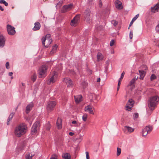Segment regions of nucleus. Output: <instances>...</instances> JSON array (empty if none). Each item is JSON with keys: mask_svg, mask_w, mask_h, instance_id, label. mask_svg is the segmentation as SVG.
<instances>
[{"mask_svg": "<svg viewBox=\"0 0 159 159\" xmlns=\"http://www.w3.org/2000/svg\"><path fill=\"white\" fill-rule=\"evenodd\" d=\"M80 14H77L76 15L75 17H74L73 19L75 20L76 21V23L78 22L80 18Z\"/></svg>", "mask_w": 159, "mask_h": 159, "instance_id": "c756f323", "label": "nucleus"}, {"mask_svg": "<svg viewBox=\"0 0 159 159\" xmlns=\"http://www.w3.org/2000/svg\"><path fill=\"white\" fill-rule=\"evenodd\" d=\"M6 67L7 69H9V63L8 62H7L6 64Z\"/></svg>", "mask_w": 159, "mask_h": 159, "instance_id": "a18cd8bd", "label": "nucleus"}, {"mask_svg": "<svg viewBox=\"0 0 159 159\" xmlns=\"http://www.w3.org/2000/svg\"><path fill=\"white\" fill-rule=\"evenodd\" d=\"M63 159H71L70 155L69 153H66L63 156Z\"/></svg>", "mask_w": 159, "mask_h": 159, "instance_id": "bb28decb", "label": "nucleus"}, {"mask_svg": "<svg viewBox=\"0 0 159 159\" xmlns=\"http://www.w3.org/2000/svg\"><path fill=\"white\" fill-rule=\"evenodd\" d=\"M34 26L33 28L34 31H37L39 30L41 27V25L39 22L37 21L34 23Z\"/></svg>", "mask_w": 159, "mask_h": 159, "instance_id": "dca6fc26", "label": "nucleus"}, {"mask_svg": "<svg viewBox=\"0 0 159 159\" xmlns=\"http://www.w3.org/2000/svg\"><path fill=\"white\" fill-rule=\"evenodd\" d=\"M39 129L37 128H36L33 125L31 130L32 134H34L35 133H36L37 130Z\"/></svg>", "mask_w": 159, "mask_h": 159, "instance_id": "393cba45", "label": "nucleus"}, {"mask_svg": "<svg viewBox=\"0 0 159 159\" xmlns=\"http://www.w3.org/2000/svg\"><path fill=\"white\" fill-rule=\"evenodd\" d=\"M125 74V72L124 71H123V72L121 74V76H120L121 79H123Z\"/></svg>", "mask_w": 159, "mask_h": 159, "instance_id": "8fccbe9b", "label": "nucleus"}, {"mask_svg": "<svg viewBox=\"0 0 159 159\" xmlns=\"http://www.w3.org/2000/svg\"><path fill=\"white\" fill-rule=\"evenodd\" d=\"M0 3L4 4L6 6H8V3L4 0H1Z\"/></svg>", "mask_w": 159, "mask_h": 159, "instance_id": "4c0bfd02", "label": "nucleus"}, {"mask_svg": "<svg viewBox=\"0 0 159 159\" xmlns=\"http://www.w3.org/2000/svg\"><path fill=\"white\" fill-rule=\"evenodd\" d=\"M69 134L70 136H73V135H74V133H73V132H70L69 133Z\"/></svg>", "mask_w": 159, "mask_h": 159, "instance_id": "3c124183", "label": "nucleus"}, {"mask_svg": "<svg viewBox=\"0 0 159 159\" xmlns=\"http://www.w3.org/2000/svg\"><path fill=\"white\" fill-rule=\"evenodd\" d=\"M139 72L140 73V79L143 80L144 77L145 75V71L144 70H139Z\"/></svg>", "mask_w": 159, "mask_h": 159, "instance_id": "412c9836", "label": "nucleus"}, {"mask_svg": "<svg viewBox=\"0 0 159 159\" xmlns=\"http://www.w3.org/2000/svg\"><path fill=\"white\" fill-rule=\"evenodd\" d=\"M34 104L33 102H31L26 106V114H28L30 112L34 107Z\"/></svg>", "mask_w": 159, "mask_h": 159, "instance_id": "ddd939ff", "label": "nucleus"}, {"mask_svg": "<svg viewBox=\"0 0 159 159\" xmlns=\"http://www.w3.org/2000/svg\"><path fill=\"white\" fill-rule=\"evenodd\" d=\"M132 107L131 106H130L127 104H126V106H125V109L126 110L128 111H129L131 110V108Z\"/></svg>", "mask_w": 159, "mask_h": 159, "instance_id": "2f4dec72", "label": "nucleus"}, {"mask_svg": "<svg viewBox=\"0 0 159 159\" xmlns=\"http://www.w3.org/2000/svg\"><path fill=\"white\" fill-rule=\"evenodd\" d=\"M121 152V149L120 148H117V156H119L120 155Z\"/></svg>", "mask_w": 159, "mask_h": 159, "instance_id": "c9c22d12", "label": "nucleus"}, {"mask_svg": "<svg viewBox=\"0 0 159 159\" xmlns=\"http://www.w3.org/2000/svg\"><path fill=\"white\" fill-rule=\"evenodd\" d=\"M0 10H1L2 11H3L4 10V9L2 8L1 6H0Z\"/></svg>", "mask_w": 159, "mask_h": 159, "instance_id": "5fc2aeb1", "label": "nucleus"}, {"mask_svg": "<svg viewBox=\"0 0 159 159\" xmlns=\"http://www.w3.org/2000/svg\"><path fill=\"white\" fill-rule=\"evenodd\" d=\"M13 73L12 72H9V75L10 76H12V75H13Z\"/></svg>", "mask_w": 159, "mask_h": 159, "instance_id": "864d4df0", "label": "nucleus"}, {"mask_svg": "<svg viewBox=\"0 0 159 159\" xmlns=\"http://www.w3.org/2000/svg\"><path fill=\"white\" fill-rule=\"evenodd\" d=\"M21 84H22V86L23 87V89H24L25 88V84L23 83H22Z\"/></svg>", "mask_w": 159, "mask_h": 159, "instance_id": "4d7b16f0", "label": "nucleus"}, {"mask_svg": "<svg viewBox=\"0 0 159 159\" xmlns=\"http://www.w3.org/2000/svg\"><path fill=\"white\" fill-rule=\"evenodd\" d=\"M57 156L56 154H53L51 156L50 159H57Z\"/></svg>", "mask_w": 159, "mask_h": 159, "instance_id": "ea45409f", "label": "nucleus"}, {"mask_svg": "<svg viewBox=\"0 0 159 159\" xmlns=\"http://www.w3.org/2000/svg\"><path fill=\"white\" fill-rule=\"evenodd\" d=\"M89 74H92V70H89Z\"/></svg>", "mask_w": 159, "mask_h": 159, "instance_id": "052dcab7", "label": "nucleus"}, {"mask_svg": "<svg viewBox=\"0 0 159 159\" xmlns=\"http://www.w3.org/2000/svg\"><path fill=\"white\" fill-rule=\"evenodd\" d=\"M56 102L55 101L49 102L48 103L47 109L48 112H51L53 109L56 105Z\"/></svg>", "mask_w": 159, "mask_h": 159, "instance_id": "39448f33", "label": "nucleus"}, {"mask_svg": "<svg viewBox=\"0 0 159 159\" xmlns=\"http://www.w3.org/2000/svg\"><path fill=\"white\" fill-rule=\"evenodd\" d=\"M51 125L50 124L49 122L46 124V129L47 130H49L51 128Z\"/></svg>", "mask_w": 159, "mask_h": 159, "instance_id": "473e14b6", "label": "nucleus"}, {"mask_svg": "<svg viewBox=\"0 0 159 159\" xmlns=\"http://www.w3.org/2000/svg\"><path fill=\"white\" fill-rule=\"evenodd\" d=\"M156 30L157 32H159V23L156 26Z\"/></svg>", "mask_w": 159, "mask_h": 159, "instance_id": "49530a36", "label": "nucleus"}, {"mask_svg": "<svg viewBox=\"0 0 159 159\" xmlns=\"http://www.w3.org/2000/svg\"><path fill=\"white\" fill-rule=\"evenodd\" d=\"M27 126L25 124H20L15 129L14 134L16 136L20 137L26 132Z\"/></svg>", "mask_w": 159, "mask_h": 159, "instance_id": "f257e3e1", "label": "nucleus"}, {"mask_svg": "<svg viewBox=\"0 0 159 159\" xmlns=\"http://www.w3.org/2000/svg\"><path fill=\"white\" fill-rule=\"evenodd\" d=\"M152 127L151 126H146L143 129L142 132V135L143 136H146L152 130Z\"/></svg>", "mask_w": 159, "mask_h": 159, "instance_id": "6e6552de", "label": "nucleus"}, {"mask_svg": "<svg viewBox=\"0 0 159 159\" xmlns=\"http://www.w3.org/2000/svg\"><path fill=\"white\" fill-rule=\"evenodd\" d=\"M33 156L32 155L30 156V154L26 155L25 158L26 159H32V158Z\"/></svg>", "mask_w": 159, "mask_h": 159, "instance_id": "e433bc0d", "label": "nucleus"}, {"mask_svg": "<svg viewBox=\"0 0 159 159\" xmlns=\"http://www.w3.org/2000/svg\"><path fill=\"white\" fill-rule=\"evenodd\" d=\"M15 114V113L14 112H12L9 115V117L7 120V125H9V122L11 120Z\"/></svg>", "mask_w": 159, "mask_h": 159, "instance_id": "4be33fe9", "label": "nucleus"}, {"mask_svg": "<svg viewBox=\"0 0 159 159\" xmlns=\"http://www.w3.org/2000/svg\"><path fill=\"white\" fill-rule=\"evenodd\" d=\"M157 77L154 74H152L151 75L150 77L151 81H152L153 80L157 79Z\"/></svg>", "mask_w": 159, "mask_h": 159, "instance_id": "72a5a7b5", "label": "nucleus"}, {"mask_svg": "<svg viewBox=\"0 0 159 159\" xmlns=\"http://www.w3.org/2000/svg\"><path fill=\"white\" fill-rule=\"evenodd\" d=\"M135 81L134 80L132 79L129 82V85L130 86L133 85L135 83Z\"/></svg>", "mask_w": 159, "mask_h": 159, "instance_id": "58836bf2", "label": "nucleus"}, {"mask_svg": "<svg viewBox=\"0 0 159 159\" xmlns=\"http://www.w3.org/2000/svg\"><path fill=\"white\" fill-rule=\"evenodd\" d=\"M115 7L118 9H122L123 8L122 3L119 0H116L115 2Z\"/></svg>", "mask_w": 159, "mask_h": 159, "instance_id": "4468645a", "label": "nucleus"}, {"mask_svg": "<svg viewBox=\"0 0 159 159\" xmlns=\"http://www.w3.org/2000/svg\"><path fill=\"white\" fill-rule=\"evenodd\" d=\"M115 43V40L113 39L112 40L110 43V45L111 46H113Z\"/></svg>", "mask_w": 159, "mask_h": 159, "instance_id": "37998d69", "label": "nucleus"}, {"mask_svg": "<svg viewBox=\"0 0 159 159\" xmlns=\"http://www.w3.org/2000/svg\"><path fill=\"white\" fill-rule=\"evenodd\" d=\"M133 117L134 118L136 119L139 117V114L137 113H135L133 115Z\"/></svg>", "mask_w": 159, "mask_h": 159, "instance_id": "c03bdc74", "label": "nucleus"}, {"mask_svg": "<svg viewBox=\"0 0 159 159\" xmlns=\"http://www.w3.org/2000/svg\"><path fill=\"white\" fill-rule=\"evenodd\" d=\"M37 78V76L35 74H34L31 77V79L33 82L35 81Z\"/></svg>", "mask_w": 159, "mask_h": 159, "instance_id": "7c9ffc66", "label": "nucleus"}, {"mask_svg": "<svg viewBox=\"0 0 159 159\" xmlns=\"http://www.w3.org/2000/svg\"><path fill=\"white\" fill-rule=\"evenodd\" d=\"M73 7V5L72 4L64 5L62 8L61 11L62 13H65L70 10Z\"/></svg>", "mask_w": 159, "mask_h": 159, "instance_id": "1a4fd4ad", "label": "nucleus"}, {"mask_svg": "<svg viewBox=\"0 0 159 159\" xmlns=\"http://www.w3.org/2000/svg\"><path fill=\"white\" fill-rule=\"evenodd\" d=\"M120 89V86H117V91H118Z\"/></svg>", "mask_w": 159, "mask_h": 159, "instance_id": "69168bd1", "label": "nucleus"}, {"mask_svg": "<svg viewBox=\"0 0 159 159\" xmlns=\"http://www.w3.org/2000/svg\"><path fill=\"white\" fill-rule=\"evenodd\" d=\"M97 61H99L103 59V56L101 53L98 52L97 55Z\"/></svg>", "mask_w": 159, "mask_h": 159, "instance_id": "c85d7f7f", "label": "nucleus"}, {"mask_svg": "<svg viewBox=\"0 0 159 159\" xmlns=\"http://www.w3.org/2000/svg\"><path fill=\"white\" fill-rule=\"evenodd\" d=\"M40 121L37 120L33 124V126L39 129L40 126Z\"/></svg>", "mask_w": 159, "mask_h": 159, "instance_id": "cd10ccee", "label": "nucleus"}, {"mask_svg": "<svg viewBox=\"0 0 159 159\" xmlns=\"http://www.w3.org/2000/svg\"><path fill=\"white\" fill-rule=\"evenodd\" d=\"M85 111H88L91 114L94 115V112L91 107H90V105H88L85 107L84 108Z\"/></svg>", "mask_w": 159, "mask_h": 159, "instance_id": "f3484780", "label": "nucleus"}, {"mask_svg": "<svg viewBox=\"0 0 159 159\" xmlns=\"http://www.w3.org/2000/svg\"><path fill=\"white\" fill-rule=\"evenodd\" d=\"M139 16V14H137L132 19V20L131 21L130 23V24L129 25V27H128V29H129V28L131 26V25H132L133 23L135 21L137 18Z\"/></svg>", "mask_w": 159, "mask_h": 159, "instance_id": "b1692460", "label": "nucleus"}, {"mask_svg": "<svg viewBox=\"0 0 159 159\" xmlns=\"http://www.w3.org/2000/svg\"><path fill=\"white\" fill-rule=\"evenodd\" d=\"M122 79H121L120 77V79L118 81H120V82H121Z\"/></svg>", "mask_w": 159, "mask_h": 159, "instance_id": "0e129e2a", "label": "nucleus"}, {"mask_svg": "<svg viewBox=\"0 0 159 159\" xmlns=\"http://www.w3.org/2000/svg\"><path fill=\"white\" fill-rule=\"evenodd\" d=\"M42 41L43 45L48 48L52 42L50 34H47L45 37H43L42 39Z\"/></svg>", "mask_w": 159, "mask_h": 159, "instance_id": "7ed1b4c3", "label": "nucleus"}, {"mask_svg": "<svg viewBox=\"0 0 159 159\" xmlns=\"http://www.w3.org/2000/svg\"><path fill=\"white\" fill-rule=\"evenodd\" d=\"M72 123L73 124H77V123L76 120H73L72 122Z\"/></svg>", "mask_w": 159, "mask_h": 159, "instance_id": "603ef678", "label": "nucleus"}, {"mask_svg": "<svg viewBox=\"0 0 159 159\" xmlns=\"http://www.w3.org/2000/svg\"><path fill=\"white\" fill-rule=\"evenodd\" d=\"M63 81L67 85V87H73V86L74 85L73 82H72L70 78H64Z\"/></svg>", "mask_w": 159, "mask_h": 159, "instance_id": "9b49d317", "label": "nucleus"}, {"mask_svg": "<svg viewBox=\"0 0 159 159\" xmlns=\"http://www.w3.org/2000/svg\"><path fill=\"white\" fill-rule=\"evenodd\" d=\"M12 77H11V79H12L13 78V77L11 76Z\"/></svg>", "mask_w": 159, "mask_h": 159, "instance_id": "774afa93", "label": "nucleus"}, {"mask_svg": "<svg viewBox=\"0 0 159 159\" xmlns=\"http://www.w3.org/2000/svg\"><path fill=\"white\" fill-rule=\"evenodd\" d=\"M100 78H98L97 79V82H99L100 81Z\"/></svg>", "mask_w": 159, "mask_h": 159, "instance_id": "6e6d98bb", "label": "nucleus"}, {"mask_svg": "<svg viewBox=\"0 0 159 159\" xmlns=\"http://www.w3.org/2000/svg\"><path fill=\"white\" fill-rule=\"evenodd\" d=\"M82 139V136L80 135L79 137L77 138V139Z\"/></svg>", "mask_w": 159, "mask_h": 159, "instance_id": "bf43d9fd", "label": "nucleus"}, {"mask_svg": "<svg viewBox=\"0 0 159 159\" xmlns=\"http://www.w3.org/2000/svg\"><path fill=\"white\" fill-rule=\"evenodd\" d=\"M87 118V114H84L82 116V119L84 121H86Z\"/></svg>", "mask_w": 159, "mask_h": 159, "instance_id": "f704fd0d", "label": "nucleus"}, {"mask_svg": "<svg viewBox=\"0 0 159 159\" xmlns=\"http://www.w3.org/2000/svg\"><path fill=\"white\" fill-rule=\"evenodd\" d=\"M86 159H89V152H86Z\"/></svg>", "mask_w": 159, "mask_h": 159, "instance_id": "09e8293b", "label": "nucleus"}, {"mask_svg": "<svg viewBox=\"0 0 159 159\" xmlns=\"http://www.w3.org/2000/svg\"><path fill=\"white\" fill-rule=\"evenodd\" d=\"M134 101L132 99H130L129 100L127 103V104H128V105H129L130 106H131L132 107H133L134 104Z\"/></svg>", "mask_w": 159, "mask_h": 159, "instance_id": "a878e982", "label": "nucleus"}, {"mask_svg": "<svg viewBox=\"0 0 159 159\" xmlns=\"http://www.w3.org/2000/svg\"><path fill=\"white\" fill-rule=\"evenodd\" d=\"M133 37V34L132 31H130L129 33V38L131 39H132Z\"/></svg>", "mask_w": 159, "mask_h": 159, "instance_id": "de8ad7c7", "label": "nucleus"}, {"mask_svg": "<svg viewBox=\"0 0 159 159\" xmlns=\"http://www.w3.org/2000/svg\"><path fill=\"white\" fill-rule=\"evenodd\" d=\"M46 43H47V44L48 43V41H46Z\"/></svg>", "mask_w": 159, "mask_h": 159, "instance_id": "338daca9", "label": "nucleus"}, {"mask_svg": "<svg viewBox=\"0 0 159 159\" xmlns=\"http://www.w3.org/2000/svg\"><path fill=\"white\" fill-rule=\"evenodd\" d=\"M77 23H76V21L75 20H74V19H73L71 20V22L70 23V25L72 26H74L75 24Z\"/></svg>", "mask_w": 159, "mask_h": 159, "instance_id": "79ce46f5", "label": "nucleus"}, {"mask_svg": "<svg viewBox=\"0 0 159 159\" xmlns=\"http://www.w3.org/2000/svg\"><path fill=\"white\" fill-rule=\"evenodd\" d=\"M48 66L46 65H42L38 70V74L39 78L44 77L46 76V72Z\"/></svg>", "mask_w": 159, "mask_h": 159, "instance_id": "20e7f679", "label": "nucleus"}, {"mask_svg": "<svg viewBox=\"0 0 159 159\" xmlns=\"http://www.w3.org/2000/svg\"><path fill=\"white\" fill-rule=\"evenodd\" d=\"M7 28L8 33L9 35H13L15 34L16 31L15 28L13 27L11 25H7Z\"/></svg>", "mask_w": 159, "mask_h": 159, "instance_id": "9d476101", "label": "nucleus"}, {"mask_svg": "<svg viewBox=\"0 0 159 159\" xmlns=\"http://www.w3.org/2000/svg\"><path fill=\"white\" fill-rule=\"evenodd\" d=\"M57 72L54 71L53 72L52 75L51 77L49 79V80L47 81V83L49 85L50 84L54 83L56 81V79L57 77Z\"/></svg>", "mask_w": 159, "mask_h": 159, "instance_id": "0eeeda50", "label": "nucleus"}, {"mask_svg": "<svg viewBox=\"0 0 159 159\" xmlns=\"http://www.w3.org/2000/svg\"><path fill=\"white\" fill-rule=\"evenodd\" d=\"M112 23L114 26H116L117 25L118 22L116 20H114L112 21Z\"/></svg>", "mask_w": 159, "mask_h": 159, "instance_id": "a19ab883", "label": "nucleus"}, {"mask_svg": "<svg viewBox=\"0 0 159 159\" xmlns=\"http://www.w3.org/2000/svg\"><path fill=\"white\" fill-rule=\"evenodd\" d=\"M121 84V82L120 81H118V86H120Z\"/></svg>", "mask_w": 159, "mask_h": 159, "instance_id": "13d9d810", "label": "nucleus"}, {"mask_svg": "<svg viewBox=\"0 0 159 159\" xmlns=\"http://www.w3.org/2000/svg\"><path fill=\"white\" fill-rule=\"evenodd\" d=\"M99 5L100 7L101 6H102V2H100Z\"/></svg>", "mask_w": 159, "mask_h": 159, "instance_id": "e2e57ef3", "label": "nucleus"}, {"mask_svg": "<svg viewBox=\"0 0 159 159\" xmlns=\"http://www.w3.org/2000/svg\"><path fill=\"white\" fill-rule=\"evenodd\" d=\"M159 100V97L157 96H155L151 97L148 101V106L149 108L151 110H153L156 105V102Z\"/></svg>", "mask_w": 159, "mask_h": 159, "instance_id": "f03ea898", "label": "nucleus"}, {"mask_svg": "<svg viewBox=\"0 0 159 159\" xmlns=\"http://www.w3.org/2000/svg\"><path fill=\"white\" fill-rule=\"evenodd\" d=\"M57 128L60 129L62 128V120L61 118H58L57 121Z\"/></svg>", "mask_w": 159, "mask_h": 159, "instance_id": "a211bd4d", "label": "nucleus"}, {"mask_svg": "<svg viewBox=\"0 0 159 159\" xmlns=\"http://www.w3.org/2000/svg\"><path fill=\"white\" fill-rule=\"evenodd\" d=\"M124 129L125 130H127L128 131L129 133L133 132L134 130V128L128 126H125V127Z\"/></svg>", "mask_w": 159, "mask_h": 159, "instance_id": "5701e85b", "label": "nucleus"}, {"mask_svg": "<svg viewBox=\"0 0 159 159\" xmlns=\"http://www.w3.org/2000/svg\"><path fill=\"white\" fill-rule=\"evenodd\" d=\"M5 39L3 36L2 34L0 35V47H3L5 45Z\"/></svg>", "mask_w": 159, "mask_h": 159, "instance_id": "2eb2a0df", "label": "nucleus"}, {"mask_svg": "<svg viewBox=\"0 0 159 159\" xmlns=\"http://www.w3.org/2000/svg\"><path fill=\"white\" fill-rule=\"evenodd\" d=\"M151 11L152 12L155 13L159 11V3H157L153 7L151 8Z\"/></svg>", "mask_w": 159, "mask_h": 159, "instance_id": "f8f14e48", "label": "nucleus"}, {"mask_svg": "<svg viewBox=\"0 0 159 159\" xmlns=\"http://www.w3.org/2000/svg\"><path fill=\"white\" fill-rule=\"evenodd\" d=\"M90 13L91 11L90 10L87 9L85 10L84 14V16L85 20L88 23H90L91 21V20L90 17Z\"/></svg>", "mask_w": 159, "mask_h": 159, "instance_id": "423d86ee", "label": "nucleus"}, {"mask_svg": "<svg viewBox=\"0 0 159 159\" xmlns=\"http://www.w3.org/2000/svg\"><path fill=\"white\" fill-rule=\"evenodd\" d=\"M75 102L78 103L82 101V96L81 95H79L77 96H74Z\"/></svg>", "mask_w": 159, "mask_h": 159, "instance_id": "6ab92c4d", "label": "nucleus"}, {"mask_svg": "<svg viewBox=\"0 0 159 159\" xmlns=\"http://www.w3.org/2000/svg\"><path fill=\"white\" fill-rule=\"evenodd\" d=\"M57 44H55L54 46L52 47L51 51L50 52V54L51 55H53L56 52L57 50Z\"/></svg>", "mask_w": 159, "mask_h": 159, "instance_id": "aec40b11", "label": "nucleus"}, {"mask_svg": "<svg viewBox=\"0 0 159 159\" xmlns=\"http://www.w3.org/2000/svg\"><path fill=\"white\" fill-rule=\"evenodd\" d=\"M138 79V77L137 78H136V77H135L133 79H134V80L135 81V80H137Z\"/></svg>", "mask_w": 159, "mask_h": 159, "instance_id": "680f3d73", "label": "nucleus"}]
</instances>
